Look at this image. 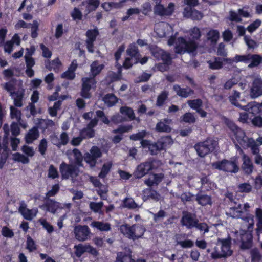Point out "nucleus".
<instances>
[{"mask_svg":"<svg viewBox=\"0 0 262 262\" xmlns=\"http://www.w3.org/2000/svg\"><path fill=\"white\" fill-rule=\"evenodd\" d=\"M189 34L190 35L189 41H186L183 37H179L176 39L174 36H171L168 40V45L172 46L175 43V51L177 53L193 52L198 47V44L196 41L200 38L201 33L200 29L195 27L189 30Z\"/></svg>","mask_w":262,"mask_h":262,"instance_id":"obj_1","label":"nucleus"},{"mask_svg":"<svg viewBox=\"0 0 262 262\" xmlns=\"http://www.w3.org/2000/svg\"><path fill=\"white\" fill-rule=\"evenodd\" d=\"M104 68V65L98 61H94L91 65V74L92 77H84L82 79V84L81 95L84 98L91 97L90 91L95 88L96 81L95 77L99 74Z\"/></svg>","mask_w":262,"mask_h":262,"instance_id":"obj_2","label":"nucleus"},{"mask_svg":"<svg viewBox=\"0 0 262 262\" xmlns=\"http://www.w3.org/2000/svg\"><path fill=\"white\" fill-rule=\"evenodd\" d=\"M173 143L172 139L169 136L161 138L157 143H151L148 140H142L141 145L144 148H148L152 155H156L158 151L165 149Z\"/></svg>","mask_w":262,"mask_h":262,"instance_id":"obj_3","label":"nucleus"},{"mask_svg":"<svg viewBox=\"0 0 262 262\" xmlns=\"http://www.w3.org/2000/svg\"><path fill=\"white\" fill-rule=\"evenodd\" d=\"M119 229L124 236L133 240L141 237L145 231L144 227L140 224H124L120 226Z\"/></svg>","mask_w":262,"mask_h":262,"instance_id":"obj_4","label":"nucleus"},{"mask_svg":"<svg viewBox=\"0 0 262 262\" xmlns=\"http://www.w3.org/2000/svg\"><path fill=\"white\" fill-rule=\"evenodd\" d=\"M216 140L209 138L203 142L195 145L194 148L200 157H204L209 152L213 151L217 146Z\"/></svg>","mask_w":262,"mask_h":262,"instance_id":"obj_5","label":"nucleus"},{"mask_svg":"<svg viewBox=\"0 0 262 262\" xmlns=\"http://www.w3.org/2000/svg\"><path fill=\"white\" fill-rule=\"evenodd\" d=\"M211 166L214 169L223 170L228 172L236 173L239 170L237 161L236 158L231 160H223L211 163Z\"/></svg>","mask_w":262,"mask_h":262,"instance_id":"obj_6","label":"nucleus"},{"mask_svg":"<svg viewBox=\"0 0 262 262\" xmlns=\"http://www.w3.org/2000/svg\"><path fill=\"white\" fill-rule=\"evenodd\" d=\"M227 125L232 132L236 141L242 146H245L250 138L246 136L245 133L241 128L238 127L233 122L229 121Z\"/></svg>","mask_w":262,"mask_h":262,"instance_id":"obj_7","label":"nucleus"},{"mask_svg":"<svg viewBox=\"0 0 262 262\" xmlns=\"http://www.w3.org/2000/svg\"><path fill=\"white\" fill-rule=\"evenodd\" d=\"M102 155L100 149L96 146H93L89 152L84 154V160L90 167L93 168L96 166L97 159L101 157Z\"/></svg>","mask_w":262,"mask_h":262,"instance_id":"obj_8","label":"nucleus"},{"mask_svg":"<svg viewBox=\"0 0 262 262\" xmlns=\"http://www.w3.org/2000/svg\"><path fill=\"white\" fill-rule=\"evenodd\" d=\"M60 173L63 179L71 178L73 181L78 175L79 169L73 164H67L62 162L59 167Z\"/></svg>","mask_w":262,"mask_h":262,"instance_id":"obj_9","label":"nucleus"},{"mask_svg":"<svg viewBox=\"0 0 262 262\" xmlns=\"http://www.w3.org/2000/svg\"><path fill=\"white\" fill-rule=\"evenodd\" d=\"M262 95V79L257 76L254 77L250 91V96L252 99L257 98Z\"/></svg>","mask_w":262,"mask_h":262,"instance_id":"obj_10","label":"nucleus"},{"mask_svg":"<svg viewBox=\"0 0 262 262\" xmlns=\"http://www.w3.org/2000/svg\"><path fill=\"white\" fill-rule=\"evenodd\" d=\"M73 232L75 238L80 242H84L88 239L91 234L88 226L81 225L75 226Z\"/></svg>","mask_w":262,"mask_h":262,"instance_id":"obj_11","label":"nucleus"},{"mask_svg":"<svg viewBox=\"0 0 262 262\" xmlns=\"http://www.w3.org/2000/svg\"><path fill=\"white\" fill-rule=\"evenodd\" d=\"M235 146L242 156V159L243 162L242 165V169L245 172V173L248 174L251 173L253 171V165L250 158L244 152L243 150L241 149L239 145L236 144Z\"/></svg>","mask_w":262,"mask_h":262,"instance_id":"obj_12","label":"nucleus"},{"mask_svg":"<svg viewBox=\"0 0 262 262\" xmlns=\"http://www.w3.org/2000/svg\"><path fill=\"white\" fill-rule=\"evenodd\" d=\"M198 219L195 214L188 212H184L181 220L182 226H185L187 229H191L196 226Z\"/></svg>","mask_w":262,"mask_h":262,"instance_id":"obj_13","label":"nucleus"},{"mask_svg":"<svg viewBox=\"0 0 262 262\" xmlns=\"http://www.w3.org/2000/svg\"><path fill=\"white\" fill-rule=\"evenodd\" d=\"M44 200L45 203L40 207L42 209H46L47 211L55 214L58 212V210L63 208L61 203L54 200L50 199Z\"/></svg>","mask_w":262,"mask_h":262,"instance_id":"obj_14","label":"nucleus"},{"mask_svg":"<svg viewBox=\"0 0 262 262\" xmlns=\"http://www.w3.org/2000/svg\"><path fill=\"white\" fill-rule=\"evenodd\" d=\"M27 206L26 204L24 201H21L20 203L18 211L25 219L32 220L36 216L38 209L36 208L29 209Z\"/></svg>","mask_w":262,"mask_h":262,"instance_id":"obj_15","label":"nucleus"},{"mask_svg":"<svg viewBox=\"0 0 262 262\" xmlns=\"http://www.w3.org/2000/svg\"><path fill=\"white\" fill-rule=\"evenodd\" d=\"M174 6L173 3H170L167 7H165L161 4L155 5L154 8V13L159 16H169L173 12Z\"/></svg>","mask_w":262,"mask_h":262,"instance_id":"obj_16","label":"nucleus"},{"mask_svg":"<svg viewBox=\"0 0 262 262\" xmlns=\"http://www.w3.org/2000/svg\"><path fill=\"white\" fill-rule=\"evenodd\" d=\"M39 23L35 20L33 21L32 24H28L22 20H19L15 25L16 29H19L20 28H31V36L32 38H35L37 36V31L38 29Z\"/></svg>","mask_w":262,"mask_h":262,"instance_id":"obj_17","label":"nucleus"},{"mask_svg":"<svg viewBox=\"0 0 262 262\" xmlns=\"http://www.w3.org/2000/svg\"><path fill=\"white\" fill-rule=\"evenodd\" d=\"M172 31V27L168 23L162 22L157 24L155 27V32L160 37L170 35Z\"/></svg>","mask_w":262,"mask_h":262,"instance_id":"obj_18","label":"nucleus"},{"mask_svg":"<svg viewBox=\"0 0 262 262\" xmlns=\"http://www.w3.org/2000/svg\"><path fill=\"white\" fill-rule=\"evenodd\" d=\"M218 243L220 245V249L223 257L230 256L232 254L231 250V238L218 239Z\"/></svg>","mask_w":262,"mask_h":262,"instance_id":"obj_19","label":"nucleus"},{"mask_svg":"<svg viewBox=\"0 0 262 262\" xmlns=\"http://www.w3.org/2000/svg\"><path fill=\"white\" fill-rule=\"evenodd\" d=\"M98 35V31L97 29L89 30L86 32V47L88 50L91 53H93L94 51L93 43Z\"/></svg>","mask_w":262,"mask_h":262,"instance_id":"obj_20","label":"nucleus"},{"mask_svg":"<svg viewBox=\"0 0 262 262\" xmlns=\"http://www.w3.org/2000/svg\"><path fill=\"white\" fill-rule=\"evenodd\" d=\"M150 170H151L150 162L147 161L141 163L137 167L136 170L134 173L135 176L137 178H142L147 174Z\"/></svg>","mask_w":262,"mask_h":262,"instance_id":"obj_21","label":"nucleus"},{"mask_svg":"<svg viewBox=\"0 0 262 262\" xmlns=\"http://www.w3.org/2000/svg\"><path fill=\"white\" fill-rule=\"evenodd\" d=\"M172 120L169 119H165L157 123L156 129L159 132L168 133L171 130L170 126Z\"/></svg>","mask_w":262,"mask_h":262,"instance_id":"obj_22","label":"nucleus"},{"mask_svg":"<svg viewBox=\"0 0 262 262\" xmlns=\"http://www.w3.org/2000/svg\"><path fill=\"white\" fill-rule=\"evenodd\" d=\"M153 55L157 58H161L164 63L170 64L171 58L169 53L165 52L161 49H157L155 51L152 52Z\"/></svg>","mask_w":262,"mask_h":262,"instance_id":"obj_23","label":"nucleus"},{"mask_svg":"<svg viewBox=\"0 0 262 262\" xmlns=\"http://www.w3.org/2000/svg\"><path fill=\"white\" fill-rule=\"evenodd\" d=\"M126 53L127 56L134 57V58L133 59L135 60V62H138L140 53L138 47L135 43H134L129 45L126 51Z\"/></svg>","mask_w":262,"mask_h":262,"instance_id":"obj_24","label":"nucleus"},{"mask_svg":"<svg viewBox=\"0 0 262 262\" xmlns=\"http://www.w3.org/2000/svg\"><path fill=\"white\" fill-rule=\"evenodd\" d=\"M132 129V125H126V126H121L119 127L118 129H115L113 130L114 133H120L119 135H116L114 137L113 139V141L114 143H119L122 139V134L125 132H127Z\"/></svg>","mask_w":262,"mask_h":262,"instance_id":"obj_25","label":"nucleus"},{"mask_svg":"<svg viewBox=\"0 0 262 262\" xmlns=\"http://www.w3.org/2000/svg\"><path fill=\"white\" fill-rule=\"evenodd\" d=\"M116 262H134L130 255V251L125 250L124 251L117 253Z\"/></svg>","mask_w":262,"mask_h":262,"instance_id":"obj_26","label":"nucleus"},{"mask_svg":"<svg viewBox=\"0 0 262 262\" xmlns=\"http://www.w3.org/2000/svg\"><path fill=\"white\" fill-rule=\"evenodd\" d=\"M173 89L178 95L184 98H187L194 93L193 91L191 89L181 88L178 85H174L173 87Z\"/></svg>","mask_w":262,"mask_h":262,"instance_id":"obj_27","label":"nucleus"},{"mask_svg":"<svg viewBox=\"0 0 262 262\" xmlns=\"http://www.w3.org/2000/svg\"><path fill=\"white\" fill-rule=\"evenodd\" d=\"M262 62V56L258 54H249L248 68H252L258 66Z\"/></svg>","mask_w":262,"mask_h":262,"instance_id":"obj_28","label":"nucleus"},{"mask_svg":"<svg viewBox=\"0 0 262 262\" xmlns=\"http://www.w3.org/2000/svg\"><path fill=\"white\" fill-rule=\"evenodd\" d=\"M91 227L96 228L100 231H108L111 230V224L108 223L101 221H94L91 224Z\"/></svg>","mask_w":262,"mask_h":262,"instance_id":"obj_29","label":"nucleus"},{"mask_svg":"<svg viewBox=\"0 0 262 262\" xmlns=\"http://www.w3.org/2000/svg\"><path fill=\"white\" fill-rule=\"evenodd\" d=\"M211 247H209L207 249V252L210 253L211 256L212 258H218L222 257V254L221 253V249L218 247V245L216 243H212L211 244Z\"/></svg>","mask_w":262,"mask_h":262,"instance_id":"obj_30","label":"nucleus"},{"mask_svg":"<svg viewBox=\"0 0 262 262\" xmlns=\"http://www.w3.org/2000/svg\"><path fill=\"white\" fill-rule=\"evenodd\" d=\"M256 142H258L256 140L255 141L253 138H250L247 144L245 145L246 147L250 148L251 152L254 156L260 155L259 145Z\"/></svg>","mask_w":262,"mask_h":262,"instance_id":"obj_31","label":"nucleus"},{"mask_svg":"<svg viewBox=\"0 0 262 262\" xmlns=\"http://www.w3.org/2000/svg\"><path fill=\"white\" fill-rule=\"evenodd\" d=\"M120 112L127 117L131 120H136L138 122L140 121L139 118H136L133 110L128 106H122L120 109Z\"/></svg>","mask_w":262,"mask_h":262,"instance_id":"obj_32","label":"nucleus"},{"mask_svg":"<svg viewBox=\"0 0 262 262\" xmlns=\"http://www.w3.org/2000/svg\"><path fill=\"white\" fill-rule=\"evenodd\" d=\"M182 236L181 234H177L176 235V242L177 245H179L182 248H190L193 246V242L190 239H186L184 241H181L180 238Z\"/></svg>","mask_w":262,"mask_h":262,"instance_id":"obj_33","label":"nucleus"},{"mask_svg":"<svg viewBox=\"0 0 262 262\" xmlns=\"http://www.w3.org/2000/svg\"><path fill=\"white\" fill-rule=\"evenodd\" d=\"M162 178L163 176L161 174H150L149 178L145 181V183L148 186H151L154 185H157L161 182Z\"/></svg>","mask_w":262,"mask_h":262,"instance_id":"obj_34","label":"nucleus"},{"mask_svg":"<svg viewBox=\"0 0 262 262\" xmlns=\"http://www.w3.org/2000/svg\"><path fill=\"white\" fill-rule=\"evenodd\" d=\"M38 137L39 132L36 128L34 127L30 129L26 135V141L28 143H31L37 139Z\"/></svg>","mask_w":262,"mask_h":262,"instance_id":"obj_35","label":"nucleus"},{"mask_svg":"<svg viewBox=\"0 0 262 262\" xmlns=\"http://www.w3.org/2000/svg\"><path fill=\"white\" fill-rule=\"evenodd\" d=\"M226 61L229 63L232 62H244L245 63H249V54L245 55H236L232 59H226Z\"/></svg>","mask_w":262,"mask_h":262,"instance_id":"obj_36","label":"nucleus"},{"mask_svg":"<svg viewBox=\"0 0 262 262\" xmlns=\"http://www.w3.org/2000/svg\"><path fill=\"white\" fill-rule=\"evenodd\" d=\"M71 155L74 158L73 162L78 166H81L82 162L84 159L81 152L78 149L75 148L73 150Z\"/></svg>","mask_w":262,"mask_h":262,"instance_id":"obj_37","label":"nucleus"},{"mask_svg":"<svg viewBox=\"0 0 262 262\" xmlns=\"http://www.w3.org/2000/svg\"><path fill=\"white\" fill-rule=\"evenodd\" d=\"M251 236L248 233H245L242 234L241 237L242 244L241 248L242 249H248L251 246Z\"/></svg>","mask_w":262,"mask_h":262,"instance_id":"obj_38","label":"nucleus"},{"mask_svg":"<svg viewBox=\"0 0 262 262\" xmlns=\"http://www.w3.org/2000/svg\"><path fill=\"white\" fill-rule=\"evenodd\" d=\"M220 37V34L218 31L216 30H211L207 34V38L213 44H215Z\"/></svg>","mask_w":262,"mask_h":262,"instance_id":"obj_39","label":"nucleus"},{"mask_svg":"<svg viewBox=\"0 0 262 262\" xmlns=\"http://www.w3.org/2000/svg\"><path fill=\"white\" fill-rule=\"evenodd\" d=\"M262 107V102L260 103H256V102H251L242 107L243 110L248 111L250 113H253L254 112H257L259 107Z\"/></svg>","mask_w":262,"mask_h":262,"instance_id":"obj_40","label":"nucleus"},{"mask_svg":"<svg viewBox=\"0 0 262 262\" xmlns=\"http://www.w3.org/2000/svg\"><path fill=\"white\" fill-rule=\"evenodd\" d=\"M196 201L198 203L202 205L205 206L206 205L211 204V199L210 196L205 194H200L196 196Z\"/></svg>","mask_w":262,"mask_h":262,"instance_id":"obj_41","label":"nucleus"},{"mask_svg":"<svg viewBox=\"0 0 262 262\" xmlns=\"http://www.w3.org/2000/svg\"><path fill=\"white\" fill-rule=\"evenodd\" d=\"M168 92L166 91H162L157 97L156 105L159 107L162 106L168 98Z\"/></svg>","mask_w":262,"mask_h":262,"instance_id":"obj_42","label":"nucleus"},{"mask_svg":"<svg viewBox=\"0 0 262 262\" xmlns=\"http://www.w3.org/2000/svg\"><path fill=\"white\" fill-rule=\"evenodd\" d=\"M113 165L112 161H110L105 163L102 167L101 170L99 174V177L104 178L109 172Z\"/></svg>","mask_w":262,"mask_h":262,"instance_id":"obj_43","label":"nucleus"},{"mask_svg":"<svg viewBox=\"0 0 262 262\" xmlns=\"http://www.w3.org/2000/svg\"><path fill=\"white\" fill-rule=\"evenodd\" d=\"M75 249V254L77 257H80L84 253L87 252L88 244L83 245L79 244L74 246Z\"/></svg>","mask_w":262,"mask_h":262,"instance_id":"obj_44","label":"nucleus"},{"mask_svg":"<svg viewBox=\"0 0 262 262\" xmlns=\"http://www.w3.org/2000/svg\"><path fill=\"white\" fill-rule=\"evenodd\" d=\"M14 100V105L17 107H21L23 105L22 100L24 96L22 92L14 93L11 95Z\"/></svg>","mask_w":262,"mask_h":262,"instance_id":"obj_45","label":"nucleus"},{"mask_svg":"<svg viewBox=\"0 0 262 262\" xmlns=\"http://www.w3.org/2000/svg\"><path fill=\"white\" fill-rule=\"evenodd\" d=\"M209 67L212 70L220 69L223 67V62L221 59L215 58L213 60L208 61Z\"/></svg>","mask_w":262,"mask_h":262,"instance_id":"obj_46","label":"nucleus"},{"mask_svg":"<svg viewBox=\"0 0 262 262\" xmlns=\"http://www.w3.org/2000/svg\"><path fill=\"white\" fill-rule=\"evenodd\" d=\"M103 206V203L100 202L98 203L91 202L89 204L90 209L95 212L102 214L101 209Z\"/></svg>","mask_w":262,"mask_h":262,"instance_id":"obj_47","label":"nucleus"},{"mask_svg":"<svg viewBox=\"0 0 262 262\" xmlns=\"http://www.w3.org/2000/svg\"><path fill=\"white\" fill-rule=\"evenodd\" d=\"M117 97L113 94H107L103 98V101L108 106L114 105L117 102Z\"/></svg>","mask_w":262,"mask_h":262,"instance_id":"obj_48","label":"nucleus"},{"mask_svg":"<svg viewBox=\"0 0 262 262\" xmlns=\"http://www.w3.org/2000/svg\"><path fill=\"white\" fill-rule=\"evenodd\" d=\"M239 98H240L239 92H237V91H234L233 94L231 96H230L229 100L232 104H233L237 107H239L242 110H243L242 108V107L244 106H241V105H239L238 104V103L237 102L238 100L239 99Z\"/></svg>","mask_w":262,"mask_h":262,"instance_id":"obj_49","label":"nucleus"},{"mask_svg":"<svg viewBox=\"0 0 262 262\" xmlns=\"http://www.w3.org/2000/svg\"><path fill=\"white\" fill-rule=\"evenodd\" d=\"M13 159L23 164H27L29 162V159L28 157L20 153H15L13 155Z\"/></svg>","mask_w":262,"mask_h":262,"instance_id":"obj_50","label":"nucleus"},{"mask_svg":"<svg viewBox=\"0 0 262 262\" xmlns=\"http://www.w3.org/2000/svg\"><path fill=\"white\" fill-rule=\"evenodd\" d=\"M189 106L192 109L195 110L196 111L200 108L202 105V101L200 99L189 100L187 102Z\"/></svg>","mask_w":262,"mask_h":262,"instance_id":"obj_51","label":"nucleus"},{"mask_svg":"<svg viewBox=\"0 0 262 262\" xmlns=\"http://www.w3.org/2000/svg\"><path fill=\"white\" fill-rule=\"evenodd\" d=\"M243 207L242 205H238V208H233L230 209L229 214L233 218H238L241 216L243 211Z\"/></svg>","mask_w":262,"mask_h":262,"instance_id":"obj_52","label":"nucleus"},{"mask_svg":"<svg viewBox=\"0 0 262 262\" xmlns=\"http://www.w3.org/2000/svg\"><path fill=\"white\" fill-rule=\"evenodd\" d=\"M59 188L58 184L54 185L52 187V189L46 193L44 199H50V197L55 196L59 191Z\"/></svg>","mask_w":262,"mask_h":262,"instance_id":"obj_53","label":"nucleus"},{"mask_svg":"<svg viewBox=\"0 0 262 262\" xmlns=\"http://www.w3.org/2000/svg\"><path fill=\"white\" fill-rule=\"evenodd\" d=\"M238 80L235 77H232L231 78L227 80L223 84V88L225 90H230L234 85L237 84Z\"/></svg>","mask_w":262,"mask_h":262,"instance_id":"obj_54","label":"nucleus"},{"mask_svg":"<svg viewBox=\"0 0 262 262\" xmlns=\"http://www.w3.org/2000/svg\"><path fill=\"white\" fill-rule=\"evenodd\" d=\"M10 115L12 119H15L17 121L20 120L21 112L19 110L14 106H10Z\"/></svg>","mask_w":262,"mask_h":262,"instance_id":"obj_55","label":"nucleus"},{"mask_svg":"<svg viewBox=\"0 0 262 262\" xmlns=\"http://www.w3.org/2000/svg\"><path fill=\"white\" fill-rule=\"evenodd\" d=\"M196 226H195V228L199 230L201 232H202L203 234L206 233L208 232L209 231V227L208 225L205 223H199V221L197 222L196 224Z\"/></svg>","mask_w":262,"mask_h":262,"instance_id":"obj_56","label":"nucleus"},{"mask_svg":"<svg viewBox=\"0 0 262 262\" xmlns=\"http://www.w3.org/2000/svg\"><path fill=\"white\" fill-rule=\"evenodd\" d=\"M181 118L182 120L186 123H193L195 121V117L191 113H185Z\"/></svg>","mask_w":262,"mask_h":262,"instance_id":"obj_57","label":"nucleus"},{"mask_svg":"<svg viewBox=\"0 0 262 262\" xmlns=\"http://www.w3.org/2000/svg\"><path fill=\"white\" fill-rule=\"evenodd\" d=\"M81 136L83 139L86 138H92L94 136V131L93 129L88 128H84L80 132Z\"/></svg>","mask_w":262,"mask_h":262,"instance_id":"obj_58","label":"nucleus"},{"mask_svg":"<svg viewBox=\"0 0 262 262\" xmlns=\"http://www.w3.org/2000/svg\"><path fill=\"white\" fill-rule=\"evenodd\" d=\"M123 203L124 206L129 208H136L139 207V206L135 202L134 200L132 198H126L124 201Z\"/></svg>","mask_w":262,"mask_h":262,"instance_id":"obj_59","label":"nucleus"},{"mask_svg":"<svg viewBox=\"0 0 262 262\" xmlns=\"http://www.w3.org/2000/svg\"><path fill=\"white\" fill-rule=\"evenodd\" d=\"M58 177L59 174L57 169L53 165H51L48 170V177L55 179Z\"/></svg>","mask_w":262,"mask_h":262,"instance_id":"obj_60","label":"nucleus"},{"mask_svg":"<svg viewBox=\"0 0 262 262\" xmlns=\"http://www.w3.org/2000/svg\"><path fill=\"white\" fill-rule=\"evenodd\" d=\"M261 23L260 19H256L247 27V30L250 33L254 32L260 26Z\"/></svg>","mask_w":262,"mask_h":262,"instance_id":"obj_61","label":"nucleus"},{"mask_svg":"<svg viewBox=\"0 0 262 262\" xmlns=\"http://www.w3.org/2000/svg\"><path fill=\"white\" fill-rule=\"evenodd\" d=\"M134 58L132 57L127 56L124 61L123 66L125 69H129L132 67L134 64H136L138 62H135V60L133 59Z\"/></svg>","mask_w":262,"mask_h":262,"instance_id":"obj_62","label":"nucleus"},{"mask_svg":"<svg viewBox=\"0 0 262 262\" xmlns=\"http://www.w3.org/2000/svg\"><path fill=\"white\" fill-rule=\"evenodd\" d=\"M100 2L99 0H89L88 9L89 11H94L99 6Z\"/></svg>","mask_w":262,"mask_h":262,"instance_id":"obj_63","label":"nucleus"},{"mask_svg":"<svg viewBox=\"0 0 262 262\" xmlns=\"http://www.w3.org/2000/svg\"><path fill=\"white\" fill-rule=\"evenodd\" d=\"M47 148V141L45 139H42L38 146L39 151L42 155H44Z\"/></svg>","mask_w":262,"mask_h":262,"instance_id":"obj_64","label":"nucleus"}]
</instances>
